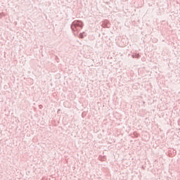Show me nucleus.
<instances>
[{"label": "nucleus", "instance_id": "1", "mask_svg": "<svg viewBox=\"0 0 180 180\" xmlns=\"http://www.w3.org/2000/svg\"><path fill=\"white\" fill-rule=\"evenodd\" d=\"M79 39H84V34H79Z\"/></svg>", "mask_w": 180, "mask_h": 180}]
</instances>
